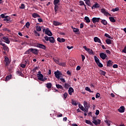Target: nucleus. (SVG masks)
Returning <instances> with one entry per match:
<instances>
[{"label":"nucleus","instance_id":"nucleus-1","mask_svg":"<svg viewBox=\"0 0 126 126\" xmlns=\"http://www.w3.org/2000/svg\"><path fill=\"white\" fill-rule=\"evenodd\" d=\"M53 4H54V10L55 14L58 13V9H59V6L60 5V0H54Z\"/></svg>","mask_w":126,"mask_h":126},{"label":"nucleus","instance_id":"nucleus-2","mask_svg":"<svg viewBox=\"0 0 126 126\" xmlns=\"http://www.w3.org/2000/svg\"><path fill=\"white\" fill-rule=\"evenodd\" d=\"M93 120V124H94L95 126H97L98 125H100L101 123V120L100 119H97L96 117H93L92 118Z\"/></svg>","mask_w":126,"mask_h":126},{"label":"nucleus","instance_id":"nucleus-3","mask_svg":"<svg viewBox=\"0 0 126 126\" xmlns=\"http://www.w3.org/2000/svg\"><path fill=\"white\" fill-rule=\"evenodd\" d=\"M54 74H55V77L58 79H60L61 77H63V74L62 73V72L59 70L55 71L54 72Z\"/></svg>","mask_w":126,"mask_h":126},{"label":"nucleus","instance_id":"nucleus-4","mask_svg":"<svg viewBox=\"0 0 126 126\" xmlns=\"http://www.w3.org/2000/svg\"><path fill=\"white\" fill-rule=\"evenodd\" d=\"M44 39L46 40V41H49L50 43H55V38L53 36L48 37L47 36H44Z\"/></svg>","mask_w":126,"mask_h":126},{"label":"nucleus","instance_id":"nucleus-5","mask_svg":"<svg viewBox=\"0 0 126 126\" xmlns=\"http://www.w3.org/2000/svg\"><path fill=\"white\" fill-rule=\"evenodd\" d=\"M94 59L96 63H97V64L98 65V66H99V67H103V64H102V63H100V60H99V59L98 58H97V57H96V56H94Z\"/></svg>","mask_w":126,"mask_h":126},{"label":"nucleus","instance_id":"nucleus-6","mask_svg":"<svg viewBox=\"0 0 126 126\" xmlns=\"http://www.w3.org/2000/svg\"><path fill=\"white\" fill-rule=\"evenodd\" d=\"M43 32H45V34H46V35H48V36H53V33H52L51 31L49 30V28H47L46 29H43Z\"/></svg>","mask_w":126,"mask_h":126},{"label":"nucleus","instance_id":"nucleus-7","mask_svg":"<svg viewBox=\"0 0 126 126\" xmlns=\"http://www.w3.org/2000/svg\"><path fill=\"white\" fill-rule=\"evenodd\" d=\"M83 105L85 110L86 111H88L89 109L90 108V103H88L86 101H84Z\"/></svg>","mask_w":126,"mask_h":126},{"label":"nucleus","instance_id":"nucleus-8","mask_svg":"<svg viewBox=\"0 0 126 126\" xmlns=\"http://www.w3.org/2000/svg\"><path fill=\"white\" fill-rule=\"evenodd\" d=\"M84 49L89 53L90 55H94V53H93V51L92 49H90L89 48H88L86 46H83Z\"/></svg>","mask_w":126,"mask_h":126},{"label":"nucleus","instance_id":"nucleus-9","mask_svg":"<svg viewBox=\"0 0 126 126\" xmlns=\"http://www.w3.org/2000/svg\"><path fill=\"white\" fill-rule=\"evenodd\" d=\"M99 57L102 60H105L107 58V55L105 53H101L99 54Z\"/></svg>","mask_w":126,"mask_h":126},{"label":"nucleus","instance_id":"nucleus-10","mask_svg":"<svg viewBox=\"0 0 126 126\" xmlns=\"http://www.w3.org/2000/svg\"><path fill=\"white\" fill-rule=\"evenodd\" d=\"M37 48H39L40 49H43V50H46V46L42 44H40V43L37 44Z\"/></svg>","mask_w":126,"mask_h":126},{"label":"nucleus","instance_id":"nucleus-11","mask_svg":"<svg viewBox=\"0 0 126 126\" xmlns=\"http://www.w3.org/2000/svg\"><path fill=\"white\" fill-rule=\"evenodd\" d=\"M94 40L95 43H99V44H102L101 40L98 37H94Z\"/></svg>","mask_w":126,"mask_h":126},{"label":"nucleus","instance_id":"nucleus-12","mask_svg":"<svg viewBox=\"0 0 126 126\" xmlns=\"http://www.w3.org/2000/svg\"><path fill=\"white\" fill-rule=\"evenodd\" d=\"M101 12L103 13V14H104V15L106 16H108V15H111V14H110L108 12L106 11V9H101Z\"/></svg>","mask_w":126,"mask_h":126},{"label":"nucleus","instance_id":"nucleus-13","mask_svg":"<svg viewBox=\"0 0 126 126\" xmlns=\"http://www.w3.org/2000/svg\"><path fill=\"white\" fill-rule=\"evenodd\" d=\"M100 19H101L100 18H93L92 19L93 23L94 24L98 23L100 21Z\"/></svg>","mask_w":126,"mask_h":126},{"label":"nucleus","instance_id":"nucleus-14","mask_svg":"<svg viewBox=\"0 0 126 126\" xmlns=\"http://www.w3.org/2000/svg\"><path fill=\"white\" fill-rule=\"evenodd\" d=\"M4 62L6 63V65H8L10 63V61H9V59L7 58V57H4Z\"/></svg>","mask_w":126,"mask_h":126},{"label":"nucleus","instance_id":"nucleus-15","mask_svg":"<svg viewBox=\"0 0 126 126\" xmlns=\"http://www.w3.org/2000/svg\"><path fill=\"white\" fill-rule=\"evenodd\" d=\"M2 39H4V42L5 43H6V44H9L10 43V41H9V39H8V37L6 36H3Z\"/></svg>","mask_w":126,"mask_h":126},{"label":"nucleus","instance_id":"nucleus-16","mask_svg":"<svg viewBox=\"0 0 126 126\" xmlns=\"http://www.w3.org/2000/svg\"><path fill=\"white\" fill-rule=\"evenodd\" d=\"M37 77L38 80H40V81H41V80H43V78H44V75L41 73L37 74Z\"/></svg>","mask_w":126,"mask_h":126},{"label":"nucleus","instance_id":"nucleus-17","mask_svg":"<svg viewBox=\"0 0 126 126\" xmlns=\"http://www.w3.org/2000/svg\"><path fill=\"white\" fill-rule=\"evenodd\" d=\"M68 94L69 95H72V93L74 92V90L72 87H70L68 91Z\"/></svg>","mask_w":126,"mask_h":126},{"label":"nucleus","instance_id":"nucleus-18","mask_svg":"<svg viewBox=\"0 0 126 126\" xmlns=\"http://www.w3.org/2000/svg\"><path fill=\"white\" fill-rule=\"evenodd\" d=\"M99 7H100V5H99L98 3H96L93 5V6L92 7V9H95V8H98Z\"/></svg>","mask_w":126,"mask_h":126},{"label":"nucleus","instance_id":"nucleus-19","mask_svg":"<svg viewBox=\"0 0 126 126\" xmlns=\"http://www.w3.org/2000/svg\"><path fill=\"white\" fill-rule=\"evenodd\" d=\"M10 20V17L8 16H5L4 19H3L4 21H6L7 23H8V21Z\"/></svg>","mask_w":126,"mask_h":126},{"label":"nucleus","instance_id":"nucleus-20","mask_svg":"<svg viewBox=\"0 0 126 126\" xmlns=\"http://www.w3.org/2000/svg\"><path fill=\"white\" fill-rule=\"evenodd\" d=\"M53 25L55 26H59L61 25V23L58 21H54L53 23Z\"/></svg>","mask_w":126,"mask_h":126},{"label":"nucleus","instance_id":"nucleus-21","mask_svg":"<svg viewBox=\"0 0 126 126\" xmlns=\"http://www.w3.org/2000/svg\"><path fill=\"white\" fill-rule=\"evenodd\" d=\"M32 52L33 54H34V55H38V49L32 48Z\"/></svg>","mask_w":126,"mask_h":126},{"label":"nucleus","instance_id":"nucleus-22","mask_svg":"<svg viewBox=\"0 0 126 126\" xmlns=\"http://www.w3.org/2000/svg\"><path fill=\"white\" fill-rule=\"evenodd\" d=\"M32 17H33V18H37L40 17V15H39L38 14H37L36 13H33L32 14Z\"/></svg>","mask_w":126,"mask_h":126},{"label":"nucleus","instance_id":"nucleus-23","mask_svg":"<svg viewBox=\"0 0 126 126\" xmlns=\"http://www.w3.org/2000/svg\"><path fill=\"white\" fill-rule=\"evenodd\" d=\"M79 106V108L80 109V110H81L82 111H86V110L85 109V108H84V107H83V106H82V105H81L80 103H79L78 104Z\"/></svg>","mask_w":126,"mask_h":126},{"label":"nucleus","instance_id":"nucleus-24","mask_svg":"<svg viewBox=\"0 0 126 126\" xmlns=\"http://www.w3.org/2000/svg\"><path fill=\"white\" fill-rule=\"evenodd\" d=\"M113 65V62H111V60H109L107 62V66H112Z\"/></svg>","mask_w":126,"mask_h":126},{"label":"nucleus","instance_id":"nucleus-25","mask_svg":"<svg viewBox=\"0 0 126 126\" xmlns=\"http://www.w3.org/2000/svg\"><path fill=\"white\" fill-rule=\"evenodd\" d=\"M106 44H107L108 45H111L112 44V40L109 39V38H107L106 40Z\"/></svg>","mask_w":126,"mask_h":126},{"label":"nucleus","instance_id":"nucleus-26","mask_svg":"<svg viewBox=\"0 0 126 126\" xmlns=\"http://www.w3.org/2000/svg\"><path fill=\"white\" fill-rule=\"evenodd\" d=\"M85 20L86 21V23H90V19H89V17L86 16L85 17Z\"/></svg>","mask_w":126,"mask_h":126},{"label":"nucleus","instance_id":"nucleus-27","mask_svg":"<svg viewBox=\"0 0 126 126\" xmlns=\"http://www.w3.org/2000/svg\"><path fill=\"white\" fill-rule=\"evenodd\" d=\"M17 74L19 76H24V75H23V74L22 73V72L18 70V71H17V72H16Z\"/></svg>","mask_w":126,"mask_h":126},{"label":"nucleus","instance_id":"nucleus-28","mask_svg":"<svg viewBox=\"0 0 126 126\" xmlns=\"http://www.w3.org/2000/svg\"><path fill=\"white\" fill-rule=\"evenodd\" d=\"M105 123L107 124L108 126H110V121L108 120L107 119H105V120L104 121Z\"/></svg>","mask_w":126,"mask_h":126},{"label":"nucleus","instance_id":"nucleus-29","mask_svg":"<svg viewBox=\"0 0 126 126\" xmlns=\"http://www.w3.org/2000/svg\"><path fill=\"white\" fill-rule=\"evenodd\" d=\"M12 77V76L11 75L7 76L5 78L6 81H8V80H10V79H11Z\"/></svg>","mask_w":126,"mask_h":126},{"label":"nucleus","instance_id":"nucleus-30","mask_svg":"<svg viewBox=\"0 0 126 126\" xmlns=\"http://www.w3.org/2000/svg\"><path fill=\"white\" fill-rule=\"evenodd\" d=\"M53 60L55 62V63H57V64H60V59H56L55 58H53Z\"/></svg>","mask_w":126,"mask_h":126},{"label":"nucleus","instance_id":"nucleus-31","mask_svg":"<svg viewBox=\"0 0 126 126\" xmlns=\"http://www.w3.org/2000/svg\"><path fill=\"white\" fill-rule=\"evenodd\" d=\"M56 86L57 88H58V89H63V86H62L60 84H56Z\"/></svg>","mask_w":126,"mask_h":126},{"label":"nucleus","instance_id":"nucleus-32","mask_svg":"<svg viewBox=\"0 0 126 126\" xmlns=\"http://www.w3.org/2000/svg\"><path fill=\"white\" fill-rule=\"evenodd\" d=\"M46 87L48 89H50V88H52V83H48L46 84Z\"/></svg>","mask_w":126,"mask_h":126},{"label":"nucleus","instance_id":"nucleus-33","mask_svg":"<svg viewBox=\"0 0 126 126\" xmlns=\"http://www.w3.org/2000/svg\"><path fill=\"white\" fill-rule=\"evenodd\" d=\"M109 20H110L111 22H113V23L116 22V20L115 19V18L113 17H110Z\"/></svg>","mask_w":126,"mask_h":126},{"label":"nucleus","instance_id":"nucleus-34","mask_svg":"<svg viewBox=\"0 0 126 126\" xmlns=\"http://www.w3.org/2000/svg\"><path fill=\"white\" fill-rule=\"evenodd\" d=\"M69 87H70V85H69V84H67V83L64 84V88H65L66 89H68Z\"/></svg>","mask_w":126,"mask_h":126},{"label":"nucleus","instance_id":"nucleus-35","mask_svg":"<svg viewBox=\"0 0 126 126\" xmlns=\"http://www.w3.org/2000/svg\"><path fill=\"white\" fill-rule=\"evenodd\" d=\"M72 104L74 106H77L78 105V102L75 100H72Z\"/></svg>","mask_w":126,"mask_h":126},{"label":"nucleus","instance_id":"nucleus-36","mask_svg":"<svg viewBox=\"0 0 126 126\" xmlns=\"http://www.w3.org/2000/svg\"><path fill=\"white\" fill-rule=\"evenodd\" d=\"M126 108H125V106H122L120 107L119 109H118V111H125Z\"/></svg>","mask_w":126,"mask_h":126},{"label":"nucleus","instance_id":"nucleus-37","mask_svg":"<svg viewBox=\"0 0 126 126\" xmlns=\"http://www.w3.org/2000/svg\"><path fill=\"white\" fill-rule=\"evenodd\" d=\"M36 31H38V32H40V31H41V30H42V29L41 28V27H40L39 26H37L36 27Z\"/></svg>","mask_w":126,"mask_h":126},{"label":"nucleus","instance_id":"nucleus-38","mask_svg":"<svg viewBox=\"0 0 126 126\" xmlns=\"http://www.w3.org/2000/svg\"><path fill=\"white\" fill-rule=\"evenodd\" d=\"M102 24H103V25H107V21H106V20H102L101 21Z\"/></svg>","mask_w":126,"mask_h":126},{"label":"nucleus","instance_id":"nucleus-39","mask_svg":"<svg viewBox=\"0 0 126 126\" xmlns=\"http://www.w3.org/2000/svg\"><path fill=\"white\" fill-rule=\"evenodd\" d=\"M119 10H120V9L119 8V7H116L115 8L112 9L111 11H113V12H115L116 11H119Z\"/></svg>","mask_w":126,"mask_h":126},{"label":"nucleus","instance_id":"nucleus-40","mask_svg":"<svg viewBox=\"0 0 126 126\" xmlns=\"http://www.w3.org/2000/svg\"><path fill=\"white\" fill-rule=\"evenodd\" d=\"M59 65H61V66L65 67V66L66 65V64H65V63H60L59 64Z\"/></svg>","mask_w":126,"mask_h":126},{"label":"nucleus","instance_id":"nucleus-41","mask_svg":"<svg viewBox=\"0 0 126 126\" xmlns=\"http://www.w3.org/2000/svg\"><path fill=\"white\" fill-rule=\"evenodd\" d=\"M85 123H87V124L90 125L91 126L93 125V124L89 120H86Z\"/></svg>","mask_w":126,"mask_h":126},{"label":"nucleus","instance_id":"nucleus-42","mask_svg":"<svg viewBox=\"0 0 126 126\" xmlns=\"http://www.w3.org/2000/svg\"><path fill=\"white\" fill-rule=\"evenodd\" d=\"M20 9H24L25 8V5L24 4H21V6L19 7Z\"/></svg>","mask_w":126,"mask_h":126},{"label":"nucleus","instance_id":"nucleus-43","mask_svg":"<svg viewBox=\"0 0 126 126\" xmlns=\"http://www.w3.org/2000/svg\"><path fill=\"white\" fill-rule=\"evenodd\" d=\"M104 36H105V37H107V38H109V39H113V38H112V37H111V36H110V35H109V34H108V33H105V34H104Z\"/></svg>","mask_w":126,"mask_h":126},{"label":"nucleus","instance_id":"nucleus-44","mask_svg":"<svg viewBox=\"0 0 126 126\" xmlns=\"http://www.w3.org/2000/svg\"><path fill=\"white\" fill-rule=\"evenodd\" d=\"M30 52H32V48L29 49L28 50L25 52V54H30Z\"/></svg>","mask_w":126,"mask_h":126},{"label":"nucleus","instance_id":"nucleus-45","mask_svg":"<svg viewBox=\"0 0 126 126\" xmlns=\"http://www.w3.org/2000/svg\"><path fill=\"white\" fill-rule=\"evenodd\" d=\"M85 90H86L87 91H89V92H93L91 91L90 88H89V87H87L85 88Z\"/></svg>","mask_w":126,"mask_h":126},{"label":"nucleus","instance_id":"nucleus-46","mask_svg":"<svg viewBox=\"0 0 126 126\" xmlns=\"http://www.w3.org/2000/svg\"><path fill=\"white\" fill-rule=\"evenodd\" d=\"M3 49L4 51H8V47H7V46H6V45H5L4 47H3Z\"/></svg>","mask_w":126,"mask_h":126},{"label":"nucleus","instance_id":"nucleus-47","mask_svg":"<svg viewBox=\"0 0 126 126\" xmlns=\"http://www.w3.org/2000/svg\"><path fill=\"white\" fill-rule=\"evenodd\" d=\"M73 30L74 33H77V32H78L79 31V30L77 28L73 29Z\"/></svg>","mask_w":126,"mask_h":126},{"label":"nucleus","instance_id":"nucleus-48","mask_svg":"<svg viewBox=\"0 0 126 126\" xmlns=\"http://www.w3.org/2000/svg\"><path fill=\"white\" fill-rule=\"evenodd\" d=\"M34 33L35 34V36H40V33H39V32H37V31H34Z\"/></svg>","mask_w":126,"mask_h":126},{"label":"nucleus","instance_id":"nucleus-49","mask_svg":"<svg viewBox=\"0 0 126 126\" xmlns=\"http://www.w3.org/2000/svg\"><path fill=\"white\" fill-rule=\"evenodd\" d=\"M60 80L62 81V82H63V83H65V80L64 78H63V77L60 78Z\"/></svg>","mask_w":126,"mask_h":126},{"label":"nucleus","instance_id":"nucleus-50","mask_svg":"<svg viewBox=\"0 0 126 126\" xmlns=\"http://www.w3.org/2000/svg\"><path fill=\"white\" fill-rule=\"evenodd\" d=\"M26 27H27V28H29V27H30V23L28 22L26 23Z\"/></svg>","mask_w":126,"mask_h":126},{"label":"nucleus","instance_id":"nucleus-51","mask_svg":"<svg viewBox=\"0 0 126 126\" xmlns=\"http://www.w3.org/2000/svg\"><path fill=\"white\" fill-rule=\"evenodd\" d=\"M85 3L86 4H87V5H90V0H87Z\"/></svg>","mask_w":126,"mask_h":126},{"label":"nucleus","instance_id":"nucleus-52","mask_svg":"<svg viewBox=\"0 0 126 126\" xmlns=\"http://www.w3.org/2000/svg\"><path fill=\"white\" fill-rule=\"evenodd\" d=\"M67 93H65L63 94V97H64V99H66L67 97Z\"/></svg>","mask_w":126,"mask_h":126},{"label":"nucleus","instance_id":"nucleus-53","mask_svg":"<svg viewBox=\"0 0 126 126\" xmlns=\"http://www.w3.org/2000/svg\"><path fill=\"white\" fill-rule=\"evenodd\" d=\"M20 66H21V67H22L23 68H25V67H26V64H21Z\"/></svg>","mask_w":126,"mask_h":126},{"label":"nucleus","instance_id":"nucleus-54","mask_svg":"<svg viewBox=\"0 0 126 126\" xmlns=\"http://www.w3.org/2000/svg\"><path fill=\"white\" fill-rule=\"evenodd\" d=\"M79 3H80V5H85V4L83 1H80Z\"/></svg>","mask_w":126,"mask_h":126},{"label":"nucleus","instance_id":"nucleus-55","mask_svg":"<svg viewBox=\"0 0 126 126\" xmlns=\"http://www.w3.org/2000/svg\"><path fill=\"white\" fill-rule=\"evenodd\" d=\"M100 96V94L97 93L96 94L95 97L96 98H99Z\"/></svg>","mask_w":126,"mask_h":126},{"label":"nucleus","instance_id":"nucleus-56","mask_svg":"<svg viewBox=\"0 0 126 126\" xmlns=\"http://www.w3.org/2000/svg\"><path fill=\"white\" fill-rule=\"evenodd\" d=\"M81 67H80V66L78 65L76 67V70H80Z\"/></svg>","mask_w":126,"mask_h":126},{"label":"nucleus","instance_id":"nucleus-57","mask_svg":"<svg viewBox=\"0 0 126 126\" xmlns=\"http://www.w3.org/2000/svg\"><path fill=\"white\" fill-rule=\"evenodd\" d=\"M66 48L68 50H71V49H73V46H67Z\"/></svg>","mask_w":126,"mask_h":126},{"label":"nucleus","instance_id":"nucleus-58","mask_svg":"<svg viewBox=\"0 0 126 126\" xmlns=\"http://www.w3.org/2000/svg\"><path fill=\"white\" fill-rule=\"evenodd\" d=\"M57 41L58 42H60V43H62V38H60V37H58L57 38Z\"/></svg>","mask_w":126,"mask_h":126},{"label":"nucleus","instance_id":"nucleus-59","mask_svg":"<svg viewBox=\"0 0 126 126\" xmlns=\"http://www.w3.org/2000/svg\"><path fill=\"white\" fill-rule=\"evenodd\" d=\"M38 22H39V23H41V22H43V20L41 18H38Z\"/></svg>","mask_w":126,"mask_h":126},{"label":"nucleus","instance_id":"nucleus-60","mask_svg":"<svg viewBox=\"0 0 126 126\" xmlns=\"http://www.w3.org/2000/svg\"><path fill=\"white\" fill-rule=\"evenodd\" d=\"M82 56V62H84V60H85V56L84 55H81Z\"/></svg>","mask_w":126,"mask_h":126},{"label":"nucleus","instance_id":"nucleus-61","mask_svg":"<svg viewBox=\"0 0 126 126\" xmlns=\"http://www.w3.org/2000/svg\"><path fill=\"white\" fill-rule=\"evenodd\" d=\"M113 67L114 68H118V65H117V64H114V65H113Z\"/></svg>","mask_w":126,"mask_h":126},{"label":"nucleus","instance_id":"nucleus-62","mask_svg":"<svg viewBox=\"0 0 126 126\" xmlns=\"http://www.w3.org/2000/svg\"><path fill=\"white\" fill-rule=\"evenodd\" d=\"M1 18H5V14H1Z\"/></svg>","mask_w":126,"mask_h":126},{"label":"nucleus","instance_id":"nucleus-63","mask_svg":"<svg viewBox=\"0 0 126 126\" xmlns=\"http://www.w3.org/2000/svg\"><path fill=\"white\" fill-rule=\"evenodd\" d=\"M123 53H125V54H126V47L123 49Z\"/></svg>","mask_w":126,"mask_h":126},{"label":"nucleus","instance_id":"nucleus-64","mask_svg":"<svg viewBox=\"0 0 126 126\" xmlns=\"http://www.w3.org/2000/svg\"><path fill=\"white\" fill-rule=\"evenodd\" d=\"M101 74H102V75H105V74H106V72H105L104 71H102Z\"/></svg>","mask_w":126,"mask_h":126}]
</instances>
